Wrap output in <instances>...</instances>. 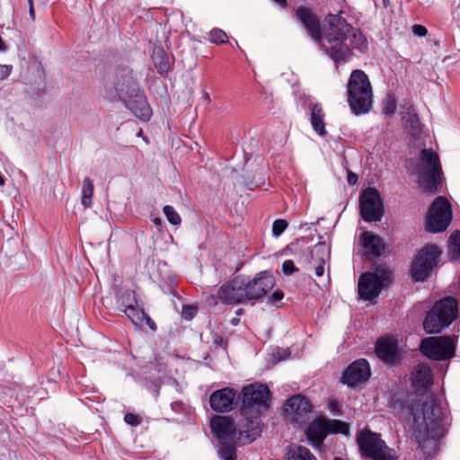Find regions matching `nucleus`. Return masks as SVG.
<instances>
[{
  "label": "nucleus",
  "mask_w": 460,
  "mask_h": 460,
  "mask_svg": "<svg viewBox=\"0 0 460 460\" xmlns=\"http://www.w3.org/2000/svg\"><path fill=\"white\" fill-rule=\"evenodd\" d=\"M283 297H284V293L281 290L277 289L270 296V301L272 303L279 302V301L282 300Z\"/></svg>",
  "instance_id": "nucleus-46"
},
{
  "label": "nucleus",
  "mask_w": 460,
  "mask_h": 460,
  "mask_svg": "<svg viewBox=\"0 0 460 460\" xmlns=\"http://www.w3.org/2000/svg\"><path fill=\"white\" fill-rule=\"evenodd\" d=\"M210 429L218 442L217 453L221 460H236L238 432L233 420L217 415L210 420Z\"/></svg>",
  "instance_id": "nucleus-5"
},
{
  "label": "nucleus",
  "mask_w": 460,
  "mask_h": 460,
  "mask_svg": "<svg viewBox=\"0 0 460 460\" xmlns=\"http://www.w3.org/2000/svg\"><path fill=\"white\" fill-rule=\"evenodd\" d=\"M236 322H237V320H235V319H234V320L232 321V323H233L234 324H235V323H236Z\"/></svg>",
  "instance_id": "nucleus-57"
},
{
  "label": "nucleus",
  "mask_w": 460,
  "mask_h": 460,
  "mask_svg": "<svg viewBox=\"0 0 460 460\" xmlns=\"http://www.w3.org/2000/svg\"><path fill=\"white\" fill-rule=\"evenodd\" d=\"M442 252L433 243L426 244L411 263V277L414 282L425 281L437 268Z\"/></svg>",
  "instance_id": "nucleus-10"
},
{
  "label": "nucleus",
  "mask_w": 460,
  "mask_h": 460,
  "mask_svg": "<svg viewBox=\"0 0 460 460\" xmlns=\"http://www.w3.org/2000/svg\"><path fill=\"white\" fill-rule=\"evenodd\" d=\"M405 129L410 135L416 137L421 132L420 121L418 114L411 109H409L407 116L402 118Z\"/></svg>",
  "instance_id": "nucleus-29"
},
{
  "label": "nucleus",
  "mask_w": 460,
  "mask_h": 460,
  "mask_svg": "<svg viewBox=\"0 0 460 460\" xmlns=\"http://www.w3.org/2000/svg\"><path fill=\"white\" fill-rule=\"evenodd\" d=\"M137 137H142L143 136V130L140 129L139 132L137 134Z\"/></svg>",
  "instance_id": "nucleus-55"
},
{
  "label": "nucleus",
  "mask_w": 460,
  "mask_h": 460,
  "mask_svg": "<svg viewBox=\"0 0 460 460\" xmlns=\"http://www.w3.org/2000/svg\"><path fill=\"white\" fill-rule=\"evenodd\" d=\"M286 460H318L306 447L291 444L286 448Z\"/></svg>",
  "instance_id": "nucleus-26"
},
{
  "label": "nucleus",
  "mask_w": 460,
  "mask_h": 460,
  "mask_svg": "<svg viewBox=\"0 0 460 460\" xmlns=\"http://www.w3.org/2000/svg\"><path fill=\"white\" fill-rule=\"evenodd\" d=\"M359 252L367 260L381 257L386 249L384 240L371 231L363 232L358 237Z\"/></svg>",
  "instance_id": "nucleus-19"
},
{
  "label": "nucleus",
  "mask_w": 460,
  "mask_h": 460,
  "mask_svg": "<svg viewBox=\"0 0 460 460\" xmlns=\"http://www.w3.org/2000/svg\"><path fill=\"white\" fill-rule=\"evenodd\" d=\"M412 32L419 37H423L427 35L428 30L423 25L415 24L412 26Z\"/></svg>",
  "instance_id": "nucleus-45"
},
{
  "label": "nucleus",
  "mask_w": 460,
  "mask_h": 460,
  "mask_svg": "<svg viewBox=\"0 0 460 460\" xmlns=\"http://www.w3.org/2000/svg\"><path fill=\"white\" fill-rule=\"evenodd\" d=\"M137 303L136 294L130 289H127L117 295L118 308L121 312Z\"/></svg>",
  "instance_id": "nucleus-33"
},
{
  "label": "nucleus",
  "mask_w": 460,
  "mask_h": 460,
  "mask_svg": "<svg viewBox=\"0 0 460 460\" xmlns=\"http://www.w3.org/2000/svg\"><path fill=\"white\" fill-rule=\"evenodd\" d=\"M348 103L356 116L367 113L373 104V91L367 75L360 69L353 70L348 84Z\"/></svg>",
  "instance_id": "nucleus-4"
},
{
  "label": "nucleus",
  "mask_w": 460,
  "mask_h": 460,
  "mask_svg": "<svg viewBox=\"0 0 460 460\" xmlns=\"http://www.w3.org/2000/svg\"><path fill=\"white\" fill-rule=\"evenodd\" d=\"M457 314V301L452 296H447L437 301L427 313L423 328L427 333H439L456 319Z\"/></svg>",
  "instance_id": "nucleus-6"
},
{
  "label": "nucleus",
  "mask_w": 460,
  "mask_h": 460,
  "mask_svg": "<svg viewBox=\"0 0 460 460\" xmlns=\"http://www.w3.org/2000/svg\"><path fill=\"white\" fill-rule=\"evenodd\" d=\"M113 87L119 99L137 118L144 122L150 119L152 109L131 68L121 66L116 69Z\"/></svg>",
  "instance_id": "nucleus-3"
},
{
  "label": "nucleus",
  "mask_w": 460,
  "mask_h": 460,
  "mask_svg": "<svg viewBox=\"0 0 460 460\" xmlns=\"http://www.w3.org/2000/svg\"><path fill=\"white\" fill-rule=\"evenodd\" d=\"M127 317L137 326H144L145 321V311L139 307L138 304H135L132 306L122 311Z\"/></svg>",
  "instance_id": "nucleus-31"
},
{
  "label": "nucleus",
  "mask_w": 460,
  "mask_h": 460,
  "mask_svg": "<svg viewBox=\"0 0 460 460\" xmlns=\"http://www.w3.org/2000/svg\"><path fill=\"white\" fill-rule=\"evenodd\" d=\"M420 350L429 358L447 360L454 357L456 347L449 336L428 337L421 341Z\"/></svg>",
  "instance_id": "nucleus-13"
},
{
  "label": "nucleus",
  "mask_w": 460,
  "mask_h": 460,
  "mask_svg": "<svg viewBox=\"0 0 460 460\" xmlns=\"http://www.w3.org/2000/svg\"><path fill=\"white\" fill-rule=\"evenodd\" d=\"M358 175L352 172H348V182L350 185H355L358 182Z\"/></svg>",
  "instance_id": "nucleus-49"
},
{
  "label": "nucleus",
  "mask_w": 460,
  "mask_h": 460,
  "mask_svg": "<svg viewBox=\"0 0 460 460\" xmlns=\"http://www.w3.org/2000/svg\"><path fill=\"white\" fill-rule=\"evenodd\" d=\"M124 421L132 427H137L141 423V418L135 413L128 412L125 414Z\"/></svg>",
  "instance_id": "nucleus-41"
},
{
  "label": "nucleus",
  "mask_w": 460,
  "mask_h": 460,
  "mask_svg": "<svg viewBox=\"0 0 460 460\" xmlns=\"http://www.w3.org/2000/svg\"><path fill=\"white\" fill-rule=\"evenodd\" d=\"M333 460H343V459L340 458V457H335Z\"/></svg>",
  "instance_id": "nucleus-56"
},
{
  "label": "nucleus",
  "mask_w": 460,
  "mask_h": 460,
  "mask_svg": "<svg viewBox=\"0 0 460 460\" xmlns=\"http://www.w3.org/2000/svg\"><path fill=\"white\" fill-rule=\"evenodd\" d=\"M318 254L320 255L319 264L315 267L314 271L317 277H322L324 273V264L330 257V250L324 243H317L311 251L312 258Z\"/></svg>",
  "instance_id": "nucleus-28"
},
{
  "label": "nucleus",
  "mask_w": 460,
  "mask_h": 460,
  "mask_svg": "<svg viewBox=\"0 0 460 460\" xmlns=\"http://www.w3.org/2000/svg\"><path fill=\"white\" fill-rule=\"evenodd\" d=\"M198 307L194 305H185L182 306L181 316L187 321L192 320L197 314Z\"/></svg>",
  "instance_id": "nucleus-40"
},
{
  "label": "nucleus",
  "mask_w": 460,
  "mask_h": 460,
  "mask_svg": "<svg viewBox=\"0 0 460 460\" xmlns=\"http://www.w3.org/2000/svg\"><path fill=\"white\" fill-rule=\"evenodd\" d=\"M357 442L362 456L373 460H395L394 449L389 447L381 435L364 428L357 434Z\"/></svg>",
  "instance_id": "nucleus-9"
},
{
  "label": "nucleus",
  "mask_w": 460,
  "mask_h": 460,
  "mask_svg": "<svg viewBox=\"0 0 460 460\" xmlns=\"http://www.w3.org/2000/svg\"><path fill=\"white\" fill-rule=\"evenodd\" d=\"M240 395L231 387H225L213 392L209 397L210 407L217 412H228L238 403Z\"/></svg>",
  "instance_id": "nucleus-20"
},
{
  "label": "nucleus",
  "mask_w": 460,
  "mask_h": 460,
  "mask_svg": "<svg viewBox=\"0 0 460 460\" xmlns=\"http://www.w3.org/2000/svg\"><path fill=\"white\" fill-rule=\"evenodd\" d=\"M217 298L225 305L245 302L244 278L239 275L223 284L218 288L217 296H211L214 304L217 303Z\"/></svg>",
  "instance_id": "nucleus-16"
},
{
  "label": "nucleus",
  "mask_w": 460,
  "mask_h": 460,
  "mask_svg": "<svg viewBox=\"0 0 460 460\" xmlns=\"http://www.w3.org/2000/svg\"><path fill=\"white\" fill-rule=\"evenodd\" d=\"M93 195V183L89 177H85L83 181L81 203L84 208H88L92 205V198Z\"/></svg>",
  "instance_id": "nucleus-34"
},
{
  "label": "nucleus",
  "mask_w": 460,
  "mask_h": 460,
  "mask_svg": "<svg viewBox=\"0 0 460 460\" xmlns=\"http://www.w3.org/2000/svg\"><path fill=\"white\" fill-rule=\"evenodd\" d=\"M393 279V270L386 264L378 265L374 271L365 272L358 279V296L365 301L377 297L389 287Z\"/></svg>",
  "instance_id": "nucleus-8"
},
{
  "label": "nucleus",
  "mask_w": 460,
  "mask_h": 460,
  "mask_svg": "<svg viewBox=\"0 0 460 460\" xmlns=\"http://www.w3.org/2000/svg\"><path fill=\"white\" fill-rule=\"evenodd\" d=\"M361 217L366 222L381 221L384 216V203L375 188L364 190L359 196Z\"/></svg>",
  "instance_id": "nucleus-14"
},
{
  "label": "nucleus",
  "mask_w": 460,
  "mask_h": 460,
  "mask_svg": "<svg viewBox=\"0 0 460 460\" xmlns=\"http://www.w3.org/2000/svg\"><path fill=\"white\" fill-rule=\"evenodd\" d=\"M144 324H146L152 331H155L156 329L155 323L146 313Z\"/></svg>",
  "instance_id": "nucleus-48"
},
{
  "label": "nucleus",
  "mask_w": 460,
  "mask_h": 460,
  "mask_svg": "<svg viewBox=\"0 0 460 460\" xmlns=\"http://www.w3.org/2000/svg\"><path fill=\"white\" fill-rule=\"evenodd\" d=\"M273 1L276 2L277 4H279L280 6L286 5V0H273Z\"/></svg>",
  "instance_id": "nucleus-52"
},
{
  "label": "nucleus",
  "mask_w": 460,
  "mask_h": 460,
  "mask_svg": "<svg viewBox=\"0 0 460 460\" xmlns=\"http://www.w3.org/2000/svg\"><path fill=\"white\" fill-rule=\"evenodd\" d=\"M154 223H155V225H160V224H161V219H160V218H155V219H154Z\"/></svg>",
  "instance_id": "nucleus-54"
},
{
  "label": "nucleus",
  "mask_w": 460,
  "mask_h": 460,
  "mask_svg": "<svg viewBox=\"0 0 460 460\" xmlns=\"http://www.w3.org/2000/svg\"><path fill=\"white\" fill-rule=\"evenodd\" d=\"M171 408L174 412L180 413L184 411V404L181 402H173L171 403Z\"/></svg>",
  "instance_id": "nucleus-47"
},
{
  "label": "nucleus",
  "mask_w": 460,
  "mask_h": 460,
  "mask_svg": "<svg viewBox=\"0 0 460 460\" xmlns=\"http://www.w3.org/2000/svg\"><path fill=\"white\" fill-rule=\"evenodd\" d=\"M305 432L310 444L314 447H320L327 436L323 418L310 422Z\"/></svg>",
  "instance_id": "nucleus-24"
},
{
  "label": "nucleus",
  "mask_w": 460,
  "mask_h": 460,
  "mask_svg": "<svg viewBox=\"0 0 460 460\" xmlns=\"http://www.w3.org/2000/svg\"><path fill=\"white\" fill-rule=\"evenodd\" d=\"M325 430L328 434H342L348 435L349 432V426L348 423L340 420H331L323 418Z\"/></svg>",
  "instance_id": "nucleus-30"
},
{
  "label": "nucleus",
  "mask_w": 460,
  "mask_h": 460,
  "mask_svg": "<svg viewBox=\"0 0 460 460\" xmlns=\"http://www.w3.org/2000/svg\"><path fill=\"white\" fill-rule=\"evenodd\" d=\"M296 15L312 39L319 43L321 49L336 65L346 63L350 58V47L361 53L367 50L365 35L349 24L341 13L330 14L323 22V31L318 18L309 8L298 7Z\"/></svg>",
  "instance_id": "nucleus-1"
},
{
  "label": "nucleus",
  "mask_w": 460,
  "mask_h": 460,
  "mask_svg": "<svg viewBox=\"0 0 460 460\" xmlns=\"http://www.w3.org/2000/svg\"><path fill=\"white\" fill-rule=\"evenodd\" d=\"M375 351L377 358L385 363L394 364L400 358L397 341L390 337L378 339Z\"/></svg>",
  "instance_id": "nucleus-21"
},
{
  "label": "nucleus",
  "mask_w": 460,
  "mask_h": 460,
  "mask_svg": "<svg viewBox=\"0 0 460 460\" xmlns=\"http://www.w3.org/2000/svg\"><path fill=\"white\" fill-rule=\"evenodd\" d=\"M419 184L427 191L441 188L442 167L438 154L432 149L420 151L415 170Z\"/></svg>",
  "instance_id": "nucleus-7"
},
{
  "label": "nucleus",
  "mask_w": 460,
  "mask_h": 460,
  "mask_svg": "<svg viewBox=\"0 0 460 460\" xmlns=\"http://www.w3.org/2000/svg\"><path fill=\"white\" fill-rule=\"evenodd\" d=\"M201 98H202V100H203L207 104L210 103V102H211L210 96H209L208 93V92H206V91H202V96H201Z\"/></svg>",
  "instance_id": "nucleus-51"
},
{
  "label": "nucleus",
  "mask_w": 460,
  "mask_h": 460,
  "mask_svg": "<svg viewBox=\"0 0 460 460\" xmlns=\"http://www.w3.org/2000/svg\"><path fill=\"white\" fill-rule=\"evenodd\" d=\"M12 65H0V81L5 80L12 73Z\"/></svg>",
  "instance_id": "nucleus-44"
},
{
  "label": "nucleus",
  "mask_w": 460,
  "mask_h": 460,
  "mask_svg": "<svg viewBox=\"0 0 460 460\" xmlns=\"http://www.w3.org/2000/svg\"><path fill=\"white\" fill-rule=\"evenodd\" d=\"M270 397V391L265 385L254 383L246 385L242 390V405L240 412L243 414L256 413L261 408H267Z\"/></svg>",
  "instance_id": "nucleus-11"
},
{
  "label": "nucleus",
  "mask_w": 460,
  "mask_h": 460,
  "mask_svg": "<svg viewBox=\"0 0 460 460\" xmlns=\"http://www.w3.org/2000/svg\"><path fill=\"white\" fill-rule=\"evenodd\" d=\"M325 112L323 109V106L315 102L310 107V123L314 130L319 136H325V123H324Z\"/></svg>",
  "instance_id": "nucleus-25"
},
{
  "label": "nucleus",
  "mask_w": 460,
  "mask_h": 460,
  "mask_svg": "<svg viewBox=\"0 0 460 460\" xmlns=\"http://www.w3.org/2000/svg\"><path fill=\"white\" fill-rule=\"evenodd\" d=\"M371 376L369 363L365 358H359L349 364L341 377L342 384L355 387L367 382Z\"/></svg>",
  "instance_id": "nucleus-18"
},
{
  "label": "nucleus",
  "mask_w": 460,
  "mask_h": 460,
  "mask_svg": "<svg viewBox=\"0 0 460 460\" xmlns=\"http://www.w3.org/2000/svg\"><path fill=\"white\" fill-rule=\"evenodd\" d=\"M165 383L178 385V382L176 381V379H174L172 377H169V376H160L155 379V382L153 384L154 385V393L155 394V395L158 394V389L160 388L161 385L165 384Z\"/></svg>",
  "instance_id": "nucleus-38"
},
{
  "label": "nucleus",
  "mask_w": 460,
  "mask_h": 460,
  "mask_svg": "<svg viewBox=\"0 0 460 460\" xmlns=\"http://www.w3.org/2000/svg\"><path fill=\"white\" fill-rule=\"evenodd\" d=\"M452 221V208L447 198L437 197L431 203L426 221V230L430 233L444 232Z\"/></svg>",
  "instance_id": "nucleus-12"
},
{
  "label": "nucleus",
  "mask_w": 460,
  "mask_h": 460,
  "mask_svg": "<svg viewBox=\"0 0 460 460\" xmlns=\"http://www.w3.org/2000/svg\"><path fill=\"white\" fill-rule=\"evenodd\" d=\"M313 406L310 401L302 395H295L289 398L285 404V411L302 419L311 412Z\"/></svg>",
  "instance_id": "nucleus-23"
},
{
  "label": "nucleus",
  "mask_w": 460,
  "mask_h": 460,
  "mask_svg": "<svg viewBox=\"0 0 460 460\" xmlns=\"http://www.w3.org/2000/svg\"><path fill=\"white\" fill-rule=\"evenodd\" d=\"M396 111V100L394 95L388 94L383 102V113L387 116H393Z\"/></svg>",
  "instance_id": "nucleus-35"
},
{
  "label": "nucleus",
  "mask_w": 460,
  "mask_h": 460,
  "mask_svg": "<svg viewBox=\"0 0 460 460\" xmlns=\"http://www.w3.org/2000/svg\"><path fill=\"white\" fill-rule=\"evenodd\" d=\"M298 269L295 266L292 260H286L282 263V271L285 275H291L294 272H296Z\"/></svg>",
  "instance_id": "nucleus-42"
},
{
  "label": "nucleus",
  "mask_w": 460,
  "mask_h": 460,
  "mask_svg": "<svg viewBox=\"0 0 460 460\" xmlns=\"http://www.w3.org/2000/svg\"><path fill=\"white\" fill-rule=\"evenodd\" d=\"M208 40L211 43L217 45L223 44L226 41L227 35L223 30L219 28H214L209 32Z\"/></svg>",
  "instance_id": "nucleus-36"
},
{
  "label": "nucleus",
  "mask_w": 460,
  "mask_h": 460,
  "mask_svg": "<svg viewBox=\"0 0 460 460\" xmlns=\"http://www.w3.org/2000/svg\"><path fill=\"white\" fill-rule=\"evenodd\" d=\"M411 385L416 390H427L433 384V375L428 364L415 366L411 373Z\"/></svg>",
  "instance_id": "nucleus-22"
},
{
  "label": "nucleus",
  "mask_w": 460,
  "mask_h": 460,
  "mask_svg": "<svg viewBox=\"0 0 460 460\" xmlns=\"http://www.w3.org/2000/svg\"><path fill=\"white\" fill-rule=\"evenodd\" d=\"M5 184V180L4 176L0 173V186H4Z\"/></svg>",
  "instance_id": "nucleus-53"
},
{
  "label": "nucleus",
  "mask_w": 460,
  "mask_h": 460,
  "mask_svg": "<svg viewBox=\"0 0 460 460\" xmlns=\"http://www.w3.org/2000/svg\"><path fill=\"white\" fill-rule=\"evenodd\" d=\"M447 255L451 260L460 259V231L451 234L447 241Z\"/></svg>",
  "instance_id": "nucleus-32"
},
{
  "label": "nucleus",
  "mask_w": 460,
  "mask_h": 460,
  "mask_svg": "<svg viewBox=\"0 0 460 460\" xmlns=\"http://www.w3.org/2000/svg\"><path fill=\"white\" fill-rule=\"evenodd\" d=\"M328 407L332 413L334 415H339L341 412V406L339 402L334 398H329Z\"/></svg>",
  "instance_id": "nucleus-43"
},
{
  "label": "nucleus",
  "mask_w": 460,
  "mask_h": 460,
  "mask_svg": "<svg viewBox=\"0 0 460 460\" xmlns=\"http://www.w3.org/2000/svg\"><path fill=\"white\" fill-rule=\"evenodd\" d=\"M242 419L235 424L237 434V445L243 446L253 442L261 436V419L259 411L256 413L243 414Z\"/></svg>",
  "instance_id": "nucleus-15"
},
{
  "label": "nucleus",
  "mask_w": 460,
  "mask_h": 460,
  "mask_svg": "<svg viewBox=\"0 0 460 460\" xmlns=\"http://www.w3.org/2000/svg\"><path fill=\"white\" fill-rule=\"evenodd\" d=\"M28 4H29L30 17L32 20H34L35 19V11H34V6H33V0H28Z\"/></svg>",
  "instance_id": "nucleus-50"
},
{
  "label": "nucleus",
  "mask_w": 460,
  "mask_h": 460,
  "mask_svg": "<svg viewBox=\"0 0 460 460\" xmlns=\"http://www.w3.org/2000/svg\"><path fill=\"white\" fill-rule=\"evenodd\" d=\"M288 224L285 219H277L272 225V234L279 237L288 227Z\"/></svg>",
  "instance_id": "nucleus-39"
},
{
  "label": "nucleus",
  "mask_w": 460,
  "mask_h": 460,
  "mask_svg": "<svg viewBox=\"0 0 460 460\" xmlns=\"http://www.w3.org/2000/svg\"><path fill=\"white\" fill-rule=\"evenodd\" d=\"M163 211L167 218V220L173 226H177L181 224V217L178 212L174 209L173 207L170 205H166L164 207Z\"/></svg>",
  "instance_id": "nucleus-37"
},
{
  "label": "nucleus",
  "mask_w": 460,
  "mask_h": 460,
  "mask_svg": "<svg viewBox=\"0 0 460 460\" xmlns=\"http://www.w3.org/2000/svg\"><path fill=\"white\" fill-rule=\"evenodd\" d=\"M410 411L413 436L419 447L425 453L427 449H435L447 431V408L433 396H429L411 405Z\"/></svg>",
  "instance_id": "nucleus-2"
},
{
  "label": "nucleus",
  "mask_w": 460,
  "mask_h": 460,
  "mask_svg": "<svg viewBox=\"0 0 460 460\" xmlns=\"http://www.w3.org/2000/svg\"><path fill=\"white\" fill-rule=\"evenodd\" d=\"M151 58L160 75H164L169 72L171 68L169 57L162 47H155Z\"/></svg>",
  "instance_id": "nucleus-27"
},
{
  "label": "nucleus",
  "mask_w": 460,
  "mask_h": 460,
  "mask_svg": "<svg viewBox=\"0 0 460 460\" xmlns=\"http://www.w3.org/2000/svg\"><path fill=\"white\" fill-rule=\"evenodd\" d=\"M273 286L274 279L269 271H261L252 279L244 278L245 301L259 299Z\"/></svg>",
  "instance_id": "nucleus-17"
}]
</instances>
